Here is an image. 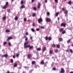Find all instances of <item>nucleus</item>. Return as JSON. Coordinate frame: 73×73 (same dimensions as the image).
Instances as JSON below:
<instances>
[{"label": "nucleus", "instance_id": "4d7b16f0", "mask_svg": "<svg viewBox=\"0 0 73 73\" xmlns=\"http://www.w3.org/2000/svg\"><path fill=\"white\" fill-rule=\"evenodd\" d=\"M28 35V32L26 33V35Z\"/></svg>", "mask_w": 73, "mask_h": 73}, {"label": "nucleus", "instance_id": "a878e982", "mask_svg": "<svg viewBox=\"0 0 73 73\" xmlns=\"http://www.w3.org/2000/svg\"><path fill=\"white\" fill-rule=\"evenodd\" d=\"M6 19V17H4L3 18V20H5Z\"/></svg>", "mask_w": 73, "mask_h": 73}, {"label": "nucleus", "instance_id": "6e6d98bb", "mask_svg": "<svg viewBox=\"0 0 73 73\" xmlns=\"http://www.w3.org/2000/svg\"><path fill=\"white\" fill-rule=\"evenodd\" d=\"M13 58H15V55H13Z\"/></svg>", "mask_w": 73, "mask_h": 73}, {"label": "nucleus", "instance_id": "bf43d9fd", "mask_svg": "<svg viewBox=\"0 0 73 73\" xmlns=\"http://www.w3.org/2000/svg\"><path fill=\"white\" fill-rule=\"evenodd\" d=\"M66 52H69V50H65Z\"/></svg>", "mask_w": 73, "mask_h": 73}, {"label": "nucleus", "instance_id": "a19ab883", "mask_svg": "<svg viewBox=\"0 0 73 73\" xmlns=\"http://www.w3.org/2000/svg\"><path fill=\"white\" fill-rule=\"evenodd\" d=\"M40 30V29H38V28H37L36 29V31H39Z\"/></svg>", "mask_w": 73, "mask_h": 73}, {"label": "nucleus", "instance_id": "cd10ccee", "mask_svg": "<svg viewBox=\"0 0 73 73\" xmlns=\"http://www.w3.org/2000/svg\"><path fill=\"white\" fill-rule=\"evenodd\" d=\"M65 33H66V31H64L62 32V34H64Z\"/></svg>", "mask_w": 73, "mask_h": 73}, {"label": "nucleus", "instance_id": "603ef678", "mask_svg": "<svg viewBox=\"0 0 73 73\" xmlns=\"http://www.w3.org/2000/svg\"><path fill=\"white\" fill-rule=\"evenodd\" d=\"M41 28L42 29H44V27H43V26H42L41 27Z\"/></svg>", "mask_w": 73, "mask_h": 73}, {"label": "nucleus", "instance_id": "58836bf2", "mask_svg": "<svg viewBox=\"0 0 73 73\" xmlns=\"http://www.w3.org/2000/svg\"><path fill=\"white\" fill-rule=\"evenodd\" d=\"M70 40H68V41H67V43L68 44H69V42H70Z\"/></svg>", "mask_w": 73, "mask_h": 73}, {"label": "nucleus", "instance_id": "f03ea898", "mask_svg": "<svg viewBox=\"0 0 73 73\" xmlns=\"http://www.w3.org/2000/svg\"><path fill=\"white\" fill-rule=\"evenodd\" d=\"M29 43V42L28 41H27L26 43H24V48H27V46H28V45H28V43Z\"/></svg>", "mask_w": 73, "mask_h": 73}, {"label": "nucleus", "instance_id": "a211bd4d", "mask_svg": "<svg viewBox=\"0 0 73 73\" xmlns=\"http://www.w3.org/2000/svg\"><path fill=\"white\" fill-rule=\"evenodd\" d=\"M68 4H69V5H71L72 4V2L70 1H69L68 3Z\"/></svg>", "mask_w": 73, "mask_h": 73}, {"label": "nucleus", "instance_id": "393cba45", "mask_svg": "<svg viewBox=\"0 0 73 73\" xmlns=\"http://www.w3.org/2000/svg\"><path fill=\"white\" fill-rule=\"evenodd\" d=\"M32 64L33 65L35 64V61H33L32 62Z\"/></svg>", "mask_w": 73, "mask_h": 73}, {"label": "nucleus", "instance_id": "6ab92c4d", "mask_svg": "<svg viewBox=\"0 0 73 73\" xmlns=\"http://www.w3.org/2000/svg\"><path fill=\"white\" fill-rule=\"evenodd\" d=\"M7 44V42H5L3 43V45H6V44Z\"/></svg>", "mask_w": 73, "mask_h": 73}, {"label": "nucleus", "instance_id": "473e14b6", "mask_svg": "<svg viewBox=\"0 0 73 73\" xmlns=\"http://www.w3.org/2000/svg\"><path fill=\"white\" fill-rule=\"evenodd\" d=\"M45 39L46 41H47V40H48V36H46V37L45 38Z\"/></svg>", "mask_w": 73, "mask_h": 73}, {"label": "nucleus", "instance_id": "c9c22d12", "mask_svg": "<svg viewBox=\"0 0 73 73\" xmlns=\"http://www.w3.org/2000/svg\"><path fill=\"white\" fill-rule=\"evenodd\" d=\"M59 13H56V16H58V15Z\"/></svg>", "mask_w": 73, "mask_h": 73}, {"label": "nucleus", "instance_id": "c03bdc74", "mask_svg": "<svg viewBox=\"0 0 73 73\" xmlns=\"http://www.w3.org/2000/svg\"><path fill=\"white\" fill-rule=\"evenodd\" d=\"M58 52V49H56L55 50V53H56V52Z\"/></svg>", "mask_w": 73, "mask_h": 73}, {"label": "nucleus", "instance_id": "a18cd8bd", "mask_svg": "<svg viewBox=\"0 0 73 73\" xmlns=\"http://www.w3.org/2000/svg\"><path fill=\"white\" fill-rule=\"evenodd\" d=\"M8 5V2H7L6 3V6H7Z\"/></svg>", "mask_w": 73, "mask_h": 73}, {"label": "nucleus", "instance_id": "ea45409f", "mask_svg": "<svg viewBox=\"0 0 73 73\" xmlns=\"http://www.w3.org/2000/svg\"><path fill=\"white\" fill-rule=\"evenodd\" d=\"M4 55L5 57H7V56H8V54H5Z\"/></svg>", "mask_w": 73, "mask_h": 73}, {"label": "nucleus", "instance_id": "4be33fe9", "mask_svg": "<svg viewBox=\"0 0 73 73\" xmlns=\"http://www.w3.org/2000/svg\"><path fill=\"white\" fill-rule=\"evenodd\" d=\"M37 51H40V50H41V48H38L37 49Z\"/></svg>", "mask_w": 73, "mask_h": 73}, {"label": "nucleus", "instance_id": "052dcab7", "mask_svg": "<svg viewBox=\"0 0 73 73\" xmlns=\"http://www.w3.org/2000/svg\"><path fill=\"white\" fill-rule=\"evenodd\" d=\"M32 70H30L29 72V73H32Z\"/></svg>", "mask_w": 73, "mask_h": 73}, {"label": "nucleus", "instance_id": "b1692460", "mask_svg": "<svg viewBox=\"0 0 73 73\" xmlns=\"http://www.w3.org/2000/svg\"><path fill=\"white\" fill-rule=\"evenodd\" d=\"M35 30L34 29L32 28L31 29V31H32V32H35Z\"/></svg>", "mask_w": 73, "mask_h": 73}, {"label": "nucleus", "instance_id": "de8ad7c7", "mask_svg": "<svg viewBox=\"0 0 73 73\" xmlns=\"http://www.w3.org/2000/svg\"><path fill=\"white\" fill-rule=\"evenodd\" d=\"M55 2L56 3H58V0H55Z\"/></svg>", "mask_w": 73, "mask_h": 73}, {"label": "nucleus", "instance_id": "79ce46f5", "mask_svg": "<svg viewBox=\"0 0 73 73\" xmlns=\"http://www.w3.org/2000/svg\"><path fill=\"white\" fill-rule=\"evenodd\" d=\"M30 35V39L31 40H32V38H33V37L32 36H31V35Z\"/></svg>", "mask_w": 73, "mask_h": 73}, {"label": "nucleus", "instance_id": "423d86ee", "mask_svg": "<svg viewBox=\"0 0 73 73\" xmlns=\"http://www.w3.org/2000/svg\"><path fill=\"white\" fill-rule=\"evenodd\" d=\"M61 27L63 26L64 27H65V26H66V24L65 23H62L61 24Z\"/></svg>", "mask_w": 73, "mask_h": 73}, {"label": "nucleus", "instance_id": "09e8293b", "mask_svg": "<svg viewBox=\"0 0 73 73\" xmlns=\"http://www.w3.org/2000/svg\"><path fill=\"white\" fill-rule=\"evenodd\" d=\"M24 21H27V19L24 18Z\"/></svg>", "mask_w": 73, "mask_h": 73}, {"label": "nucleus", "instance_id": "1a4fd4ad", "mask_svg": "<svg viewBox=\"0 0 73 73\" xmlns=\"http://www.w3.org/2000/svg\"><path fill=\"white\" fill-rule=\"evenodd\" d=\"M23 8H25V6L22 5L21 6L20 9H23Z\"/></svg>", "mask_w": 73, "mask_h": 73}, {"label": "nucleus", "instance_id": "6e6552de", "mask_svg": "<svg viewBox=\"0 0 73 73\" xmlns=\"http://www.w3.org/2000/svg\"><path fill=\"white\" fill-rule=\"evenodd\" d=\"M31 54H29L27 55V58H28L29 59L31 57Z\"/></svg>", "mask_w": 73, "mask_h": 73}, {"label": "nucleus", "instance_id": "5fc2aeb1", "mask_svg": "<svg viewBox=\"0 0 73 73\" xmlns=\"http://www.w3.org/2000/svg\"><path fill=\"white\" fill-rule=\"evenodd\" d=\"M28 40V38H26L25 39V41H27Z\"/></svg>", "mask_w": 73, "mask_h": 73}, {"label": "nucleus", "instance_id": "9d476101", "mask_svg": "<svg viewBox=\"0 0 73 73\" xmlns=\"http://www.w3.org/2000/svg\"><path fill=\"white\" fill-rule=\"evenodd\" d=\"M40 64L41 65H44V62L43 60H42L40 62Z\"/></svg>", "mask_w": 73, "mask_h": 73}, {"label": "nucleus", "instance_id": "f3484780", "mask_svg": "<svg viewBox=\"0 0 73 73\" xmlns=\"http://www.w3.org/2000/svg\"><path fill=\"white\" fill-rule=\"evenodd\" d=\"M5 32H7V33H8L10 32V30H6L5 31Z\"/></svg>", "mask_w": 73, "mask_h": 73}, {"label": "nucleus", "instance_id": "2f4dec72", "mask_svg": "<svg viewBox=\"0 0 73 73\" xmlns=\"http://www.w3.org/2000/svg\"><path fill=\"white\" fill-rule=\"evenodd\" d=\"M33 9L34 11H36V7H34L33 8Z\"/></svg>", "mask_w": 73, "mask_h": 73}, {"label": "nucleus", "instance_id": "680f3d73", "mask_svg": "<svg viewBox=\"0 0 73 73\" xmlns=\"http://www.w3.org/2000/svg\"><path fill=\"white\" fill-rule=\"evenodd\" d=\"M58 20H60L59 17H58Z\"/></svg>", "mask_w": 73, "mask_h": 73}, {"label": "nucleus", "instance_id": "e2e57ef3", "mask_svg": "<svg viewBox=\"0 0 73 73\" xmlns=\"http://www.w3.org/2000/svg\"><path fill=\"white\" fill-rule=\"evenodd\" d=\"M55 69H56V68H53V70H55Z\"/></svg>", "mask_w": 73, "mask_h": 73}, {"label": "nucleus", "instance_id": "dca6fc26", "mask_svg": "<svg viewBox=\"0 0 73 73\" xmlns=\"http://www.w3.org/2000/svg\"><path fill=\"white\" fill-rule=\"evenodd\" d=\"M17 64L15 63L14 65V67H17Z\"/></svg>", "mask_w": 73, "mask_h": 73}, {"label": "nucleus", "instance_id": "0e129e2a", "mask_svg": "<svg viewBox=\"0 0 73 73\" xmlns=\"http://www.w3.org/2000/svg\"><path fill=\"white\" fill-rule=\"evenodd\" d=\"M34 1V0H32V3H33Z\"/></svg>", "mask_w": 73, "mask_h": 73}, {"label": "nucleus", "instance_id": "c756f323", "mask_svg": "<svg viewBox=\"0 0 73 73\" xmlns=\"http://www.w3.org/2000/svg\"><path fill=\"white\" fill-rule=\"evenodd\" d=\"M52 40V38L51 37H49L48 40H49V41H50V40Z\"/></svg>", "mask_w": 73, "mask_h": 73}, {"label": "nucleus", "instance_id": "f257e3e1", "mask_svg": "<svg viewBox=\"0 0 73 73\" xmlns=\"http://www.w3.org/2000/svg\"><path fill=\"white\" fill-rule=\"evenodd\" d=\"M27 48H29V49H32L33 48V46H31V45H28L27 46H26Z\"/></svg>", "mask_w": 73, "mask_h": 73}, {"label": "nucleus", "instance_id": "69168bd1", "mask_svg": "<svg viewBox=\"0 0 73 73\" xmlns=\"http://www.w3.org/2000/svg\"><path fill=\"white\" fill-rule=\"evenodd\" d=\"M5 56H4V55H2V57H4Z\"/></svg>", "mask_w": 73, "mask_h": 73}, {"label": "nucleus", "instance_id": "39448f33", "mask_svg": "<svg viewBox=\"0 0 73 73\" xmlns=\"http://www.w3.org/2000/svg\"><path fill=\"white\" fill-rule=\"evenodd\" d=\"M50 20H51L49 18H47V19H46V22H50Z\"/></svg>", "mask_w": 73, "mask_h": 73}, {"label": "nucleus", "instance_id": "f8f14e48", "mask_svg": "<svg viewBox=\"0 0 73 73\" xmlns=\"http://www.w3.org/2000/svg\"><path fill=\"white\" fill-rule=\"evenodd\" d=\"M63 30H64V29H63V28H60L59 30V32H62V31H63Z\"/></svg>", "mask_w": 73, "mask_h": 73}, {"label": "nucleus", "instance_id": "37998d69", "mask_svg": "<svg viewBox=\"0 0 73 73\" xmlns=\"http://www.w3.org/2000/svg\"><path fill=\"white\" fill-rule=\"evenodd\" d=\"M47 15H48V16H49L50 15V14H49V13L47 12Z\"/></svg>", "mask_w": 73, "mask_h": 73}, {"label": "nucleus", "instance_id": "5701e85b", "mask_svg": "<svg viewBox=\"0 0 73 73\" xmlns=\"http://www.w3.org/2000/svg\"><path fill=\"white\" fill-rule=\"evenodd\" d=\"M62 40V38H59V41H61Z\"/></svg>", "mask_w": 73, "mask_h": 73}, {"label": "nucleus", "instance_id": "9b49d317", "mask_svg": "<svg viewBox=\"0 0 73 73\" xmlns=\"http://www.w3.org/2000/svg\"><path fill=\"white\" fill-rule=\"evenodd\" d=\"M46 47H44L42 48V52H44L45 50H46Z\"/></svg>", "mask_w": 73, "mask_h": 73}, {"label": "nucleus", "instance_id": "c85d7f7f", "mask_svg": "<svg viewBox=\"0 0 73 73\" xmlns=\"http://www.w3.org/2000/svg\"><path fill=\"white\" fill-rule=\"evenodd\" d=\"M23 3H24L23 1V0L21 1V4H23Z\"/></svg>", "mask_w": 73, "mask_h": 73}, {"label": "nucleus", "instance_id": "0eeeda50", "mask_svg": "<svg viewBox=\"0 0 73 73\" xmlns=\"http://www.w3.org/2000/svg\"><path fill=\"white\" fill-rule=\"evenodd\" d=\"M40 7H41V4L40 3H38V6H37L38 9H40Z\"/></svg>", "mask_w": 73, "mask_h": 73}, {"label": "nucleus", "instance_id": "4c0bfd02", "mask_svg": "<svg viewBox=\"0 0 73 73\" xmlns=\"http://www.w3.org/2000/svg\"><path fill=\"white\" fill-rule=\"evenodd\" d=\"M36 15V13H34L33 14V17H34V16H35V15Z\"/></svg>", "mask_w": 73, "mask_h": 73}, {"label": "nucleus", "instance_id": "3c124183", "mask_svg": "<svg viewBox=\"0 0 73 73\" xmlns=\"http://www.w3.org/2000/svg\"><path fill=\"white\" fill-rule=\"evenodd\" d=\"M62 11H65V8H62Z\"/></svg>", "mask_w": 73, "mask_h": 73}, {"label": "nucleus", "instance_id": "7c9ffc66", "mask_svg": "<svg viewBox=\"0 0 73 73\" xmlns=\"http://www.w3.org/2000/svg\"><path fill=\"white\" fill-rule=\"evenodd\" d=\"M70 50L71 53H73V50L72 49H70Z\"/></svg>", "mask_w": 73, "mask_h": 73}, {"label": "nucleus", "instance_id": "49530a36", "mask_svg": "<svg viewBox=\"0 0 73 73\" xmlns=\"http://www.w3.org/2000/svg\"><path fill=\"white\" fill-rule=\"evenodd\" d=\"M32 25L33 27H34V26L35 25V23H33Z\"/></svg>", "mask_w": 73, "mask_h": 73}, {"label": "nucleus", "instance_id": "bb28decb", "mask_svg": "<svg viewBox=\"0 0 73 73\" xmlns=\"http://www.w3.org/2000/svg\"><path fill=\"white\" fill-rule=\"evenodd\" d=\"M8 44L9 46H11V43L10 42H9L8 43Z\"/></svg>", "mask_w": 73, "mask_h": 73}, {"label": "nucleus", "instance_id": "e433bc0d", "mask_svg": "<svg viewBox=\"0 0 73 73\" xmlns=\"http://www.w3.org/2000/svg\"><path fill=\"white\" fill-rule=\"evenodd\" d=\"M7 8V6H5L3 7L2 8V9H6V8Z\"/></svg>", "mask_w": 73, "mask_h": 73}, {"label": "nucleus", "instance_id": "13d9d810", "mask_svg": "<svg viewBox=\"0 0 73 73\" xmlns=\"http://www.w3.org/2000/svg\"><path fill=\"white\" fill-rule=\"evenodd\" d=\"M19 56V54H17L16 56L17 57H18V56Z\"/></svg>", "mask_w": 73, "mask_h": 73}, {"label": "nucleus", "instance_id": "774afa93", "mask_svg": "<svg viewBox=\"0 0 73 73\" xmlns=\"http://www.w3.org/2000/svg\"><path fill=\"white\" fill-rule=\"evenodd\" d=\"M70 73H73V72H71Z\"/></svg>", "mask_w": 73, "mask_h": 73}, {"label": "nucleus", "instance_id": "72a5a7b5", "mask_svg": "<svg viewBox=\"0 0 73 73\" xmlns=\"http://www.w3.org/2000/svg\"><path fill=\"white\" fill-rule=\"evenodd\" d=\"M18 19V17H16L15 18V20H17V19Z\"/></svg>", "mask_w": 73, "mask_h": 73}, {"label": "nucleus", "instance_id": "412c9836", "mask_svg": "<svg viewBox=\"0 0 73 73\" xmlns=\"http://www.w3.org/2000/svg\"><path fill=\"white\" fill-rule=\"evenodd\" d=\"M10 61L11 63H13V59H11Z\"/></svg>", "mask_w": 73, "mask_h": 73}, {"label": "nucleus", "instance_id": "20e7f679", "mask_svg": "<svg viewBox=\"0 0 73 73\" xmlns=\"http://www.w3.org/2000/svg\"><path fill=\"white\" fill-rule=\"evenodd\" d=\"M38 23H40L41 22H42V20L41 18L38 19Z\"/></svg>", "mask_w": 73, "mask_h": 73}, {"label": "nucleus", "instance_id": "aec40b11", "mask_svg": "<svg viewBox=\"0 0 73 73\" xmlns=\"http://www.w3.org/2000/svg\"><path fill=\"white\" fill-rule=\"evenodd\" d=\"M12 38V37L11 36L9 37L8 38V40H11Z\"/></svg>", "mask_w": 73, "mask_h": 73}, {"label": "nucleus", "instance_id": "ddd939ff", "mask_svg": "<svg viewBox=\"0 0 73 73\" xmlns=\"http://www.w3.org/2000/svg\"><path fill=\"white\" fill-rule=\"evenodd\" d=\"M64 14L65 15H66L68 14V11L65 10L64 11Z\"/></svg>", "mask_w": 73, "mask_h": 73}, {"label": "nucleus", "instance_id": "8fccbe9b", "mask_svg": "<svg viewBox=\"0 0 73 73\" xmlns=\"http://www.w3.org/2000/svg\"><path fill=\"white\" fill-rule=\"evenodd\" d=\"M44 1L45 3H47V2H48V1L47 0H45Z\"/></svg>", "mask_w": 73, "mask_h": 73}, {"label": "nucleus", "instance_id": "7ed1b4c3", "mask_svg": "<svg viewBox=\"0 0 73 73\" xmlns=\"http://www.w3.org/2000/svg\"><path fill=\"white\" fill-rule=\"evenodd\" d=\"M60 73H64L65 71H64V68H62L61 69V71H60Z\"/></svg>", "mask_w": 73, "mask_h": 73}, {"label": "nucleus", "instance_id": "2eb2a0df", "mask_svg": "<svg viewBox=\"0 0 73 73\" xmlns=\"http://www.w3.org/2000/svg\"><path fill=\"white\" fill-rule=\"evenodd\" d=\"M56 47L58 48H60V46L59 44H57L56 45Z\"/></svg>", "mask_w": 73, "mask_h": 73}, {"label": "nucleus", "instance_id": "4468645a", "mask_svg": "<svg viewBox=\"0 0 73 73\" xmlns=\"http://www.w3.org/2000/svg\"><path fill=\"white\" fill-rule=\"evenodd\" d=\"M53 53V51L52 50H50L49 51V53L50 54H52V53Z\"/></svg>", "mask_w": 73, "mask_h": 73}, {"label": "nucleus", "instance_id": "338daca9", "mask_svg": "<svg viewBox=\"0 0 73 73\" xmlns=\"http://www.w3.org/2000/svg\"><path fill=\"white\" fill-rule=\"evenodd\" d=\"M25 68H27V66H25Z\"/></svg>", "mask_w": 73, "mask_h": 73}, {"label": "nucleus", "instance_id": "864d4df0", "mask_svg": "<svg viewBox=\"0 0 73 73\" xmlns=\"http://www.w3.org/2000/svg\"><path fill=\"white\" fill-rule=\"evenodd\" d=\"M7 12H10V9H7Z\"/></svg>", "mask_w": 73, "mask_h": 73}, {"label": "nucleus", "instance_id": "f704fd0d", "mask_svg": "<svg viewBox=\"0 0 73 73\" xmlns=\"http://www.w3.org/2000/svg\"><path fill=\"white\" fill-rule=\"evenodd\" d=\"M52 46L53 48H55V47H56V45L54 44H53L52 45Z\"/></svg>", "mask_w": 73, "mask_h": 73}]
</instances>
